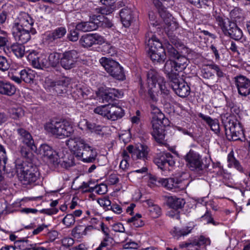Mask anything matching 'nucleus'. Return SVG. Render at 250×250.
<instances>
[{
  "label": "nucleus",
  "mask_w": 250,
  "mask_h": 250,
  "mask_svg": "<svg viewBox=\"0 0 250 250\" xmlns=\"http://www.w3.org/2000/svg\"><path fill=\"white\" fill-rule=\"evenodd\" d=\"M17 131L22 142L28 146L30 147L31 149H33V146H35L34 140L30 133L22 128H18Z\"/></svg>",
  "instance_id": "nucleus-30"
},
{
  "label": "nucleus",
  "mask_w": 250,
  "mask_h": 250,
  "mask_svg": "<svg viewBox=\"0 0 250 250\" xmlns=\"http://www.w3.org/2000/svg\"><path fill=\"white\" fill-rule=\"evenodd\" d=\"M98 27L97 23L94 21H84L77 23L76 29L78 31L86 32L96 30Z\"/></svg>",
  "instance_id": "nucleus-34"
},
{
  "label": "nucleus",
  "mask_w": 250,
  "mask_h": 250,
  "mask_svg": "<svg viewBox=\"0 0 250 250\" xmlns=\"http://www.w3.org/2000/svg\"><path fill=\"white\" fill-rule=\"evenodd\" d=\"M20 75L22 81L26 83H31L35 78L36 72L31 69H24L20 71Z\"/></svg>",
  "instance_id": "nucleus-36"
},
{
  "label": "nucleus",
  "mask_w": 250,
  "mask_h": 250,
  "mask_svg": "<svg viewBox=\"0 0 250 250\" xmlns=\"http://www.w3.org/2000/svg\"><path fill=\"white\" fill-rule=\"evenodd\" d=\"M75 220L74 215L72 214H68L63 219V223L67 227L74 225Z\"/></svg>",
  "instance_id": "nucleus-51"
},
{
  "label": "nucleus",
  "mask_w": 250,
  "mask_h": 250,
  "mask_svg": "<svg viewBox=\"0 0 250 250\" xmlns=\"http://www.w3.org/2000/svg\"><path fill=\"white\" fill-rule=\"evenodd\" d=\"M234 84L238 94L242 97L250 98V79L240 74L234 78Z\"/></svg>",
  "instance_id": "nucleus-13"
},
{
  "label": "nucleus",
  "mask_w": 250,
  "mask_h": 250,
  "mask_svg": "<svg viewBox=\"0 0 250 250\" xmlns=\"http://www.w3.org/2000/svg\"><path fill=\"white\" fill-rule=\"evenodd\" d=\"M78 31L75 28L74 30H71L69 32V33L67 35V38L70 41L75 42L78 40L79 34Z\"/></svg>",
  "instance_id": "nucleus-56"
},
{
  "label": "nucleus",
  "mask_w": 250,
  "mask_h": 250,
  "mask_svg": "<svg viewBox=\"0 0 250 250\" xmlns=\"http://www.w3.org/2000/svg\"><path fill=\"white\" fill-rule=\"evenodd\" d=\"M28 59H31V64L35 68L43 69L44 68H48V63L47 61V56L44 54H40L36 57H33V54H30Z\"/></svg>",
  "instance_id": "nucleus-27"
},
{
  "label": "nucleus",
  "mask_w": 250,
  "mask_h": 250,
  "mask_svg": "<svg viewBox=\"0 0 250 250\" xmlns=\"http://www.w3.org/2000/svg\"><path fill=\"white\" fill-rule=\"evenodd\" d=\"M187 167L192 171L200 172L203 170V162L199 153L190 149L184 156Z\"/></svg>",
  "instance_id": "nucleus-12"
},
{
  "label": "nucleus",
  "mask_w": 250,
  "mask_h": 250,
  "mask_svg": "<svg viewBox=\"0 0 250 250\" xmlns=\"http://www.w3.org/2000/svg\"><path fill=\"white\" fill-rule=\"evenodd\" d=\"M113 229L116 232H123L125 231V228L121 223H117L113 225Z\"/></svg>",
  "instance_id": "nucleus-62"
},
{
  "label": "nucleus",
  "mask_w": 250,
  "mask_h": 250,
  "mask_svg": "<svg viewBox=\"0 0 250 250\" xmlns=\"http://www.w3.org/2000/svg\"><path fill=\"white\" fill-rule=\"evenodd\" d=\"M2 34L3 36H0V47L6 46L8 42L6 33L5 31H2Z\"/></svg>",
  "instance_id": "nucleus-59"
},
{
  "label": "nucleus",
  "mask_w": 250,
  "mask_h": 250,
  "mask_svg": "<svg viewBox=\"0 0 250 250\" xmlns=\"http://www.w3.org/2000/svg\"><path fill=\"white\" fill-rule=\"evenodd\" d=\"M96 125V124L95 123L91 122L86 119H83L80 122L79 126L83 125L85 127V129L93 132Z\"/></svg>",
  "instance_id": "nucleus-50"
},
{
  "label": "nucleus",
  "mask_w": 250,
  "mask_h": 250,
  "mask_svg": "<svg viewBox=\"0 0 250 250\" xmlns=\"http://www.w3.org/2000/svg\"><path fill=\"white\" fill-rule=\"evenodd\" d=\"M148 54L153 62H163L166 59L165 49L162 43L154 35L147 40Z\"/></svg>",
  "instance_id": "nucleus-7"
},
{
  "label": "nucleus",
  "mask_w": 250,
  "mask_h": 250,
  "mask_svg": "<svg viewBox=\"0 0 250 250\" xmlns=\"http://www.w3.org/2000/svg\"><path fill=\"white\" fill-rule=\"evenodd\" d=\"M228 166L229 167H233L240 172H243V168L239 162L235 159L234 153L231 151L228 155Z\"/></svg>",
  "instance_id": "nucleus-38"
},
{
  "label": "nucleus",
  "mask_w": 250,
  "mask_h": 250,
  "mask_svg": "<svg viewBox=\"0 0 250 250\" xmlns=\"http://www.w3.org/2000/svg\"><path fill=\"white\" fill-rule=\"evenodd\" d=\"M79 42L83 47L88 48L94 44L103 43L104 42V39L97 34H87L80 38Z\"/></svg>",
  "instance_id": "nucleus-20"
},
{
  "label": "nucleus",
  "mask_w": 250,
  "mask_h": 250,
  "mask_svg": "<svg viewBox=\"0 0 250 250\" xmlns=\"http://www.w3.org/2000/svg\"><path fill=\"white\" fill-rule=\"evenodd\" d=\"M229 16L232 21H236L239 19L241 16V13L238 8H234L229 13Z\"/></svg>",
  "instance_id": "nucleus-55"
},
{
  "label": "nucleus",
  "mask_w": 250,
  "mask_h": 250,
  "mask_svg": "<svg viewBox=\"0 0 250 250\" xmlns=\"http://www.w3.org/2000/svg\"><path fill=\"white\" fill-rule=\"evenodd\" d=\"M170 42L175 47L181 46V42L180 40L175 36L169 37Z\"/></svg>",
  "instance_id": "nucleus-61"
},
{
  "label": "nucleus",
  "mask_w": 250,
  "mask_h": 250,
  "mask_svg": "<svg viewBox=\"0 0 250 250\" xmlns=\"http://www.w3.org/2000/svg\"><path fill=\"white\" fill-rule=\"evenodd\" d=\"M128 153L131 155L134 160H142L144 166L140 169L134 171L136 173H146L148 170L146 161L149 158L148 154L150 151L149 147L145 145H140L137 147L130 145L126 147Z\"/></svg>",
  "instance_id": "nucleus-8"
},
{
  "label": "nucleus",
  "mask_w": 250,
  "mask_h": 250,
  "mask_svg": "<svg viewBox=\"0 0 250 250\" xmlns=\"http://www.w3.org/2000/svg\"><path fill=\"white\" fill-rule=\"evenodd\" d=\"M70 83V79L67 77H62L54 82L53 89L58 94L66 92V87Z\"/></svg>",
  "instance_id": "nucleus-29"
},
{
  "label": "nucleus",
  "mask_w": 250,
  "mask_h": 250,
  "mask_svg": "<svg viewBox=\"0 0 250 250\" xmlns=\"http://www.w3.org/2000/svg\"><path fill=\"white\" fill-rule=\"evenodd\" d=\"M9 63L7 59L2 56L0 55V70L5 71L9 68Z\"/></svg>",
  "instance_id": "nucleus-54"
},
{
  "label": "nucleus",
  "mask_w": 250,
  "mask_h": 250,
  "mask_svg": "<svg viewBox=\"0 0 250 250\" xmlns=\"http://www.w3.org/2000/svg\"><path fill=\"white\" fill-rule=\"evenodd\" d=\"M133 13L130 8L126 7L121 10L120 16L123 24L125 27H129L134 19Z\"/></svg>",
  "instance_id": "nucleus-28"
},
{
  "label": "nucleus",
  "mask_w": 250,
  "mask_h": 250,
  "mask_svg": "<svg viewBox=\"0 0 250 250\" xmlns=\"http://www.w3.org/2000/svg\"><path fill=\"white\" fill-rule=\"evenodd\" d=\"M98 202L101 206L104 208H107L111 205V201L107 198L100 199Z\"/></svg>",
  "instance_id": "nucleus-60"
},
{
  "label": "nucleus",
  "mask_w": 250,
  "mask_h": 250,
  "mask_svg": "<svg viewBox=\"0 0 250 250\" xmlns=\"http://www.w3.org/2000/svg\"><path fill=\"white\" fill-rule=\"evenodd\" d=\"M16 88L14 85L9 82L0 81V94L8 96L14 95Z\"/></svg>",
  "instance_id": "nucleus-32"
},
{
  "label": "nucleus",
  "mask_w": 250,
  "mask_h": 250,
  "mask_svg": "<svg viewBox=\"0 0 250 250\" xmlns=\"http://www.w3.org/2000/svg\"><path fill=\"white\" fill-rule=\"evenodd\" d=\"M147 81L149 87L148 94L153 101H156V97L154 95V91L153 88H158L161 90L162 93L165 95H168L169 90L166 85V82L164 78L161 76L155 69H150L147 73Z\"/></svg>",
  "instance_id": "nucleus-5"
},
{
  "label": "nucleus",
  "mask_w": 250,
  "mask_h": 250,
  "mask_svg": "<svg viewBox=\"0 0 250 250\" xmlns=\"http://www.w3.org/2000/svg\"><path fill=\"white\" fill-rule=\"evenodd\" d=\"M81 153L78 158L84 163H94L98 155L96 149L88 144Z\"/></svg>",
  "instance_id": "nucleus-25"
},
{
  "label": "nucleus",
  "mask_w": 250,
  "mask_h": 250,
  "mask_svg": "<svg viewBox=\"0 0 250 250\" xmlns=\"http://www.w3.org/2000/svg\"><path fill=\"white\" fill-rule=\"evenodd\" d=\"M72 235L77 238H80L85 235L84 226L79 225L76 227L72 231Z\"/></svg>",
  "instance_id": "nucleus-45"
},
{
  "label": "nucleus",
  "mask_w": 250,
  "mask_h": 250,
  "mask_svg": "<svg viewBox=\"0 0 250 250\" xmlns=\"http://www.w3.org/2000/svg\"><path fill=\"white\" fill-rule=\"evenodd\" d=\"M119 181L118 176L116 174H111L109 176L108 182L111 185H115Z\"/></svg>",
  "instance_id": "nucleus-63"
},
{
  "label": "nucleus",
  "mask_w": 250,
  "mask_h": 250,
  "mask_svg": "<svg viewBox=\"0 0 250 250\" xmlns=\"http://www.w3.org/2000/svg\"><path fill=\"white\" fill-rule=\"evenodd\" d=\"M125 115L124 109L115 103L108 104L107 119L115 121L121 119Z\"/></svg>",
  "instance_id": "nucleus-26"
},
{
  "label": "nucleus",
  "mask_w": 250,
  "mask_h": 250,
  "mask_svg": "<svg viewBox=\"0 0 250 250\" xmlns=\"http://www.w3.org/2000/svg\"><path fill=\"white\" fill-rule=\"evenodd\" d=\"M108 104L98 106L94 110V113L101 115L107 119Z\"/></svg>",
  "instance_id": "nucleus-47"
},
{
  "label": "nucleus",
  "mask_w": 250,
  "mask_h": 250,
  "mask_svg": "<svg viewBox=\"0 0 250 250\" xmlns=\"http://www.w3.org/2000/svg\"><path fill=\"white\" fill-rule=\"evenodd\" d=\"M6 164L7 162H5L4 163H3V162H2V163H0V181L2 179V174H4L5 173H11V176L13 175V169L11 168H9L8 166L6 165Z\"/></svg>",
  "instance_id": "nucleus-46"
},
{
  "label": "nucleus",
  "mask_w": 250,
  "mask_h": 250,
  "mask_svg": "<svg viewBox=\"0 0 250 250\" xmlns=\"http://www.w3.org/2000/svg\"><path fill=\"white\" fill-rule=\"evenodd\" d=\"M188 60L185 56L180 55L174 60L167 61L164 67V71L167 75L178 74L177 72H181L188 65Z\"/></svg>",
  "instance_id": "nucleus-10"
},
{
  "label": "nucleus",
  "mask_w": 250,
  "mask_h": 250,
  "mask_svg": "<svg viewBox=\"0 0 250 250\" xmlns=\"http://www.w3.org/2000/svg\"><path fill=\"white\" fill-rule=\"evenodd\" d=\"M229 28H228L226 22L220 27L223 33L226 36H229L236 41H239L241 39L243 36L242 30L238 27L235 22L230 21H229Z\"/></svg>",
  "instance_id": "nucleus-19"
},
{
  "label": "nucleus",
  "mask_w": 250,
  "mask_h": 250,
  "mask_svg": "<svg viewBox=\"0 0 250 250\" xmlns=\"http://www.w3.org/2000/svg\"><path fill=\"white\" fill-rule=\"evenodd\" d=\"M12 31L15 40L22 44L26 43L30 40L31 34L35 35L37 33L36 29L32 27L25 28L13 26Z\"/></svg>",
  "instance_id": "nucleus-15"
},
{
  "label": "nucleus",
  "mask_w": 250,
  "mask_h": 250,
  "mask_svg": "<svg viewBox=\"0 0 250 250\" xmlns=\"http://www.w3.org/2000/svg\"><path fill=\"white\" fill-rule=\"evenodd\" d=\"M123 156L124 159L121 161L119 167L121 169L123 170H125L129 167V164L127 162V159L129 158V156L128 152L126 151H124L123 152Z\"/></svg>",
  "instance_id": "nucleus-49"
},
{
  "label": "nucleus",
  "mask_w": 250,
  "mask_h": 250,
  "mask_svg": "<svg viewBox=\"0 0 250 250\" xmlns=\"http://www.w3.org/2000/svg\"><path fill=\"white\" fill-rule=\"evenodd\" d=\"M39 153L42 157L48 159L49 162L54 166L61 164L62 167L67 168L74 165L73 156L69 155L67 160L63 159V161H62L61 160V154L55 151L51 146L46 144L41 146Z\"/></svg>",
  "instance_id": "nucleus-4"
},
{
  "label": "nucleus",
  "mask_w": 250,
  "mask_h": 250,
  "mask_svg": "<svg viewBox=\"0 0 250 250\" xmlns=\"http://www.w3.org/2000/svg\"><path fill=\"white\" fill-rule=\"evenodd\" d=\"M157 8L159 14L161 17L163 19L164 22L166 25L165 28H167L169 30H173L177 28V23L173 21V17L168 12L166 8L162 6V2L161 1V5L157 6L155 5Z\"/></svg>",
  "instance_id": "nucleus-21"
},
{
  "label": "nucleus",
  "mask_w": 250,
  "mask_h": 250,
  "mask_svg": "<svg viewBox=\"0 0 250 250\" xmlns=\"http://www.w3.org/2000/svg\"><path fill=\"white\" fill-rule=\"evenodd\" d=\"M34 20L27 13L21 12L13 23V26L29 28L34 24Z\"/></svg>",
  "instance_id": "nucleus-24"
},
{
  "label": "nucleus",
  "mask_w": 250,
  "mask_h": 250,
  "mask_svg": "<svg viewBox=\"0 0 250 250\" xmlns=\"http://www.w3.org/2000/svg\"><path fill=\"white\" fill-rule=\"evenodd\" d=\"M61 60L60 55L57 52H53L47 56V61L48 62V67H55L59 64V60Z\"/></svg>",
  "instance_id": "nucleus-43"
},
{
  "label": "nucleus",
  "mask_w": 250,
  "mask_h": 250,
  "mask_svg": "<svg viewBox=\"0 0 250 250\" xmlns=\"http://www.w3.org/2000/svg\"><path fill=\"white\" fill-rule=\"evenodd\" d=\"M149 211L152 213L154 217H158L161 214V209L157 205H153L150 207Z\"/></svg>",
  "instance_id": "nucleus-57"
},
{
  "label": "nucleus",
  "mask_w": 250,
  "mask_h": 250,
  "mask_svg": "<svg viewBox=\"0 0 250 250\" xmlns=\"http://www.w3.org/2000/svg\"><path fill=\"white\" fill-rule=\"evenodd\" d=\"M65 144L70 150L78 158L86 146L88 145L83 139L81 137L75 136H72L66 140Z\"/></svg>",
  "instance_id": "nucleus-17"
},
{
  "label": "nucleus",
  "mask_w": 250,
  "mask_h": 250,
  "mask_svg": "<svg viewBox=\"0 0 250 250\" xmlns=\"http://www.w3.org/2000/svg\"><path fill=\"white\" fill-rule=\"evenodd\" d=\"M163 46L165 49V53H166L167 52V55L170 59H174L180 55L173 45L168 42L165 43Z\"/></svg>",
  "instance_id": "nucleus-41"
},
{
  "label": "nucleus",
  "mask_w": 250,
  "mask_h": 250,
  "mask_svg": "<svg viewBox=\"0 0 250 250\" xmlns=\"http://www.w3.org/2000/svg\"><path fill=\"white\" fill-rule=\"evenodd\" d=\"M8 113L10 117L14 120H17L24 116V110L21 107H12L9 109Z\"/></svg>",
  "instance_id": "nucleus-40"
},
{
  "label": "nucleus",
  "mask_w": 250,
  "mask_h": 250,
  "mask_svg": "<svg viewBox=\"0 0 250 250\" xmlns=\"http://www.w3.org/2000/svg\"><path fill=\"white\" fill-rule=\"evenodd\" d=\"M44 129L56 138H63L71 136L74 132L73 124L66 120L53 119L44 125Z\"/></svg>",
  "instance_id": "nucleus-2"
},
{
  "label": "nucleus",
  "mask_w": 250,
  "mask_h": 250,
  "mask_svg": "<svg viewBox=\"0 0 250 250\" xmlns=\"http://www.w3.org/2000/svg\"><path fill=\"white\" fill-rule=\"evenodd\" d=\"M192 229V228L189 227H186L182 229L174 228L171 233L174 237L178 239L182 236H184L190 233Z\"/></svg>",
  "instance_id": "nucleus-39"
},
{
  "label": "nucleus",
  "mask_w": 250,
  "mask_h": 250,
  "mask_svg": "<svg viewBox=\"0 0 250 250\" xmlns=\"http://www.w3.org/2000/svg\"><path fill=\"white\" fill-rule=\"evenodd\" d=\"M150 112L152 115V128L151 134L155 140L159 144H163L165 138V129L162 126L165 118L164 114L155 105H150Z\"/></svg>",
  "instance_id": "nucleus-3"
},
{
  "label": "nucleus",
  "mask_w": 250,
  "mask_h": 250,
  "mask_svg": "<svg viewBox=\"0 0 250 250\" xmlns=\"http://www.w3.org/2000/svg\"><path fill=\"white\" fill-rule=\"evenodd\" d=\"M114 241L113 238L110 235L104 236L103 241L102 242L100 247L105 248L106 247H111Z\"/></svg>",
  "instance_id": "nucleus-53"
},
{
  "label": "nucleus",
  "mask_w": 250,
  "mask_h": 250,
  "mask_svg": "<svg viewBox=\"0 0 250 250\" xmlns=\"http://www.w3.org/2000/svg\"><path fill=\"white\" fill-rule=\"evenodd\" d=\"M160 180V186L168 189L182 190L185 188V185L182 180L177 178H162Z\"/></svg>",
  "instance_id": "nucleus-23"
},
{
  "label": "nucleus",
  "mask_w": 250,
  "mask_h": 250,
  "mask_svg": "<svg viewBox=\"0 0 250 250\" xmlns=\"http://www.w3.org/2000/svg\"><path fill=\"white\" fill-rule=\"evenodd\" d=\"M154 163L159 168L166 170L175 164L173 156L169 152H162L158 153L153 159Z\"/></svg>",
  "instance_id": "nucleus-14"
},
{
  "label": "nucleus",
  "mask_w": 250,
  "mask_h": 250,
  "mask_svg": "<svg viewBox=\"0 0 250 250\" xmlns=\"http://www.w3.org/2000/svg\"><path fill=\"white\" fill-rule=\"evenodd\" d=\"M224 123L225 134L229 141H241L242 138H244V132L240 125L237 123V120L233 116H229L225 121Z\"/></svg>",
  "instance_id": "nucleus-6"
},
{
  "label": "nucleus",
  "mask_w": 250,
  "mask_h": 250,
  "mask_svg": "<svg viewBox=\"0 0 250 250\" xmlns=\"http://www.w3.org/2000/svg\"><path fill=\"white\" fill-rule=\"evenodd\" d=\"M95 188L96 189V192L99 194H104L107 191V186L104 184L96 186Z\"/></svg>",
  "instance_id": "nucleus-58"
},
{
  "label": "nucleus",
  "mask_w": 250,
  "mask_h": 250,
  "mask_svg": "<svg viewBox=\"0 0 250 250\" xmlns=\"http://www.w3.org/2000/svg\"><path fill=\"white\" fill-rule=\"evenodd\" d=\"M74 243V240L72 238L66 237L64 238L62 240V246L61 249L62 250H65V249H69L71 247Z\"/></svg>",
  "instance_id": "nucleus-48"
},
{
  "label": "nucleus",
  "mask_w": 250,
  "mask_h": 250,
  "mask_svg": "<svg viewBox=\"0 0 250 250\" xmlns=\"http://www.w3.org/2000/svg\"><path fill=\"white\" fill-rule=\"evenodd\" d=\"M167 204L169 208L177 210L182 208L185 204V200L176 196L166 197Z\"/></svg>",
  "instance_id": "nucleus-31"
},
{
  "label": "nucleus",
  "mask_w": 250,
  "mask_h": 250,
  "mask_svg": "<svg viewBox=\"0 0 250 250\" xmlns=\"http://www.w3.org/2000/svg\"><path fill=\"white\" fill-rule=\"evenodd\" d=\"M213 16L215 19L218 26L221 27L225 23V21L223 18L222 15L217 10H214L212 13Z\"/></svg>",
  "instance_id": "nucleus-52"
},
{
  "label": "nucleus",
  "mask_w": 250,
  "mask_h": 250,
  "mask_svg": "<svg viewBox=\"0 0 250 250\" xmlns=\"http://www.w3.org/2000/svg\"><path fill=\"white\" fill-rule=\"evenodd\" d=\"M31 149H32L31 147L27 146H21L20 147V152L21 155L26 160L25 162H31L33 158L34 155Z\"/></svg>",
  "instance_id": "nucleus-44"
},
{
  "label": "nucleus",
  "mask_w": 250,
  "mask_h": 250,
  "mask_svg": "<svg viewBox=\"0 0 250 250\" xmlns=\"http://www.w3.org/2000/svg\"><path fill=\"white\" fill-rule=\"evenodd\" d=\"M126 222L136 228L141 227L144 225V222L142 219V215L136 214L134 216L131 217L126 220Z\"/></svg>",
  "instance_id": "nucleus-42"
},
{
  "label": "nucleus",
  "mask_w": 250,
  "mask_h": 250,
  "mask_svg": "<svg viewBox=\"0 0 250 250\" xmlns=\"http://www.w3.org/2000/svg\"><path fill=\"white\" fill-rule=\"evenodd\" d=\"M66 34V29L64 27H59L47 34L46 41L49 44L58 43Z\"/></svg>",
  "instance_id": "nucleus-22"
},
{
  "label": "nucleus",
  "mask_w": 250,
  "mask_h": 250,
  "mask_svg": "<svg viewBox=\"0 0 250 250\" xmlns=\"http://www.w3.org/2000/svg\"><path fill=\"white\" fill-rule=\"evenodd\" d=\"M99 62L107 72L112 77L122 81L125 79L123 68L118 62L106 57H102Z\"/></svg>",
  "instance_id": "nucleus-9"
},
{
  "label": "nucleus",
  "mask_w": 250,
  "mask_h": 250,
  "mask_svg": "<svg viewBox=\"0 0 250 250\" xmlns=\"http://www.w3.org/2000/svg\"><path fill=\"white\" fill-rule=\"evenodd\" d=\"M15 168L19 179L23 185L34 183L39 177L38 168L32 162L17 160Z\"/></svg>",
  "instance_id": "nucleus-1"
},
{
  "label": "nucleus",
  "mask_w": 250,
  "mask_h": 250,
  "mask_svg": "<svg viewBox=\"0 0 250 250\" xmlns=\"http://www.w3.org/2000/svg\"><path fill=\"white\" fill-rule=\"evenodd\" d=\"M210 241L208 238L200 236L192 241L183 242L180 244V247L188 248V250H207L206 246L209 245Z\"/></svg>",
  "instance_id": "nucleus-18"
},
{
  "label": "nucleus",
  "mask_w": 250,
  "mask_h": 250,
  "mask_svg": "<svg viewBox=\"0 0 250 250\" xmlns=\"http://www.w3.org/2000/svg\"><path fill=\"white\" fill-rule=\"evenodd\" d=\"M79 57V52L75 50L65 51L61 57V65L66 70L74 68L76 66Z\"/></svg>",
  "instance_id": "nucleus-16"
},
{
  "label": "nucleus",
  "mask_w": 250,
  "mask_h": 250,
  "mask_svg": "<svg viewBox=\"0 0 250 250\" xmlns=\"http://www.w3.org/2000/svg\"><path fill=\"white\" fill-rule=\"evenodd\" d=\"M202 218L206 219L207 220L208 223H212L213 225H215L216 224L214 221L213 219L211 217L210 213L208 211H207L204 215L202 216Z\"/></svg>",
  "instance_id": "nucleus-64"
},
{
  "label": "nucleus",
  "mask_w": 250,
  "mask_h": 250,
  "mask_svg": "<svg viewBox=\"0 0 250 250\" xmlns=\"http://www.w3.org/2000/svg\"><path fill=\"white\" fill-rule=\"evenodd\" d=\"M10 53L12 52L17 58H21L25 53V47L22 43H14L7 48Z\"/></svg>",
  "instance_id": "nucleus-35"
},
{
  "label": "nucleus",
  "mask_w": 250,
  "mask_h": 250,
  "mask_svg": "<svg viewBox=\"0 0 250 250\" xmlns=\"http://www.w3.org/2000/svg\"><path fill=\"white\" fill-rule=\"evenodd\" d=\"M168 77L170 85L175 93L179 97L185 98L190 93V88L188 84L180 78L178 74L167 75Z\"/></svg>",
  "instance_id": "nucleus-11"
},
{
  "label": "nucleus",
  "mask_w": 250,
  "mask_h": 250,
  "mask_svg": "<svg viewBox=\"0 0 250 250\" xmlns=\"http://www.w3.org/2000/svg\"><path fill=\"white\" fill-rule=\"evenodd\" d=\"M119 94L118 90L114 88L111 89L102 95L103 102L108 103V104H111V103L113 102L115 98L119 97Z\"/></svg>",
  "instance_id": "nucleus-37"
},
{
  "label": "nucleus",
  "mask_w": 250,
  "mask_h": 250,
  "mask_svg": "<svg viewBox=\"0 0 250 250\" xmlns=\"http://www.w3.org/2000/svg\"><path fill=\"white\" fill-rule=\"evenodd\" d=\"M198 117L206 122V123L210 126L211 129L216 134H218L220 132V127L218 120L215 119H212L208 116L200 113L198 114Z\"/></svg>",
  "instance_id": "nucleus-33"
}]
</instances>
